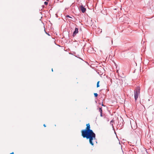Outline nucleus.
Returning a JSON list of instances; mask_svg holds the SVG:
<instances>
[{
  "instance_id": "nucleus-11",
  "label": "nucleus",
  "mask_w": 154,
  "mask_h": 154,
  "mask_svg": "<svg viewBox=\"0 0 154 154\" xmlns=\"http://www.w3.org/2000/svg\"><path fill=\"white\" fill-rule=\"evenodd\" d=\"M66 17H70L69 16V15H67V16H66Z\"/></svg>"
},
{
  "instance_id": "nucleus-6",
  "label": "nucleus",
  "mask_w": 154,
  "mask_h": 154,
  "mask_svg": "<svg viewBox=\"0 0 154 154\" xmlns=\"http://www.w3.org/2000/svg\"><path fill=\"white\" fill-rule=\"evenodd\" d=\"M99 111L100 112V113L102 112V108H99Z\"/></svg>"
},
{
  "instance_id": "nucleus-1",
  "label": "nucleus",
  "mask_w": 154,
  "mask_h": 154,
  "mask_svg": "<svg viewBox=\"0 0 154 154\" xmlns=\"http://www.w3.org/2000/svg\"><path fill=\"white\" fill-rule=\"evenodd\" d=\"M86 127L85 129L81 131L82 136L84 138L89 140L90 144L92 146L94 145V141L96 139V135L92 130L90 129L89 123L86 125Z\"/></svg>"
},
{
  "instance_id": "nucleus-13",
  "label": "nucleus",
  "mask_w": 154,
  "mask_h": 154,
  "mask_svg": "<svg viewBox=\"0 0 154 154\" xmlns=\"http://www.w3.org/2000/svg\"><path fill=\"white\" fill-rule=\"evenodd\" d=\"M10 154H14V153L13 152H11Z\"/></svg>"
},
{
  "instance_id": "nucleus-3",
  "label": "nucleus",
  "mask_w": 154,
  "mask_h": 154,
  "mask_svg": "<svg viewBox=\"0 0 154 154\" xmlns=\"http://www.w3.org/2000/svg\"><path fill=\"white\" fill-rule=\"evenodd\" d=\"M79 10L81 11L83 13H85L86 11V8H85L82 5L80 6L79 7Z\"/></svg>"
},
{
  "instance_id": "nucleus-4",
  "label": "nucleus",
  "mask_w": 154,
  "mask_h": 154,
  "mask_svg": "<svg viewBox=\"0 0 154 154\" xmlns=\"http://www.w3.org/2000/svg\"><path fill=\"white\" fill-rule=\"evenodd\" d=\"M78 32V29L77 28H75V31L73 33V36L74 37L77 33Z\"/></svg>"
},
{
  "instance_id": "nucleus-8",
  "label": "nucleus",
  "mask_w": 154,
  "mask_h": 154,
  "mask_svg": "<svg viewBox=\"0 0 154 154\" xmlns=\"http://www.w3.org/2000/svg\"><path fill=\"white\" fill-rule=\"evenodd\" d=\"M94 96L95 97H97V96H98V94L97 93H94Z\"/></svg>"
},
{
  "instance_id": "nucleus-10",
  "label": "nucleus",
  "mask_w": 154,
  "mask_h": 154,
  "mask_svg": "<svg viewBox=\"0 0 154 154\" xmlns=\"http://www.w3.org/2000/svg\"><path fill=\"white\" fill-rule=\"evenodd\" d=\"M100 113V116L101 117H102V112H101Z\"/></svg>"
},
{
  "instance_id": "nucleus-14",
  "label": "nucleus",
  "mask_w": 154,
  "mask_h": 154,
  "mask_svg": "<svg viewBox=\"0 0 154 154\" xmlns=\"http://www.w3.org/2000/svg\"><path fill=\"white\" fill-rule=\"evenodd\" d=\"M102 105L103 106H104L103 103H102Z\"/></svg>"
},
{
  "instance_id": "nucleus-5",
  "label": "nucleus",
  "mask_w": 154,
  "mask_h": 154,
  "mask_svg": "<svg viewBox=\"0 0 154 154\" xmlns=\"http://www.w3.org/2000/svg\"><path fill=\"white\" fill-rule=\"evenodd\" d=\"M99 82H100V81H98L97 82V88H98L100 86V85H99Z\"/></svg>"
},
{
  "instance_id": "nucleus-9",
  "label": "nucleus",
  "mask_w": 154,
  "mask_h": 154,
  "mask_svg": "<svg viewBox=\"0 0 154 154\" xmlns=\"http://www.w3.org/2000/svg\"><path fill=\"white\" fill-rule=\"evenodd\" d=\"M44 4L45 5H48V2H44Z\"/></svg>"
},
{
  "instance_id": "nucleus-7",
  "label": "nucleus",
  "mask_w": 154,
  "mask_h": 154,
  "mask_svg": "<svg viewBox=\"0 0 154 154\" xmlns=\"http://www.w3.org/2000/svg\"><path fill=\"white\" fill-rule=\"evenodd\" d=\"M108 38H109V37H106V38L104 39V41H107V39Z\"/></svg>"
},
{
  "instance_id": "nucleus-2",
  "label": "nucleus",
  "mask_w": 154,
  "mask_h": 154,
  "mask_svg": "<svg viewBox=\"0 0 154 154\" xmlns=\"http://www.w3.org/2000/svg\"><path fill=\"white\" fill-rule=\"evenodd\" d=\"M140 93V89L139 88H137L134 91V97L135 100L136 101L138 98V95H139Z\"/></svg>"
},
{
  "instance_id": "nucleus-15",
  "label": "nucleus",
  "mask_w": 154,
  "mask_h": 154,
  "mask_svg": "<svg viewBox=\"0 0 154 154\" xmlns=\"http://www.w3.org/2000/svg\"><path fill=\"white\" fill-rule=\"evenodd\" d=\"M52 71H53V69H52Z\"/></svg>"
},
{
  "instance_id": "nucleus-12",
  "label": "nucleus",
  "mask_w": 154,
  "mask_h": 154,
  "mask_svg": "<svg viewBox=\"0 0 154 154\" xmlns=\"http://www.w3.org/2000/svg\"><path fill=\"white\" fill-rule=\"evenodd\" d=\"M43 126H44V127H46V126L45 125V124H44Z\"/></svg>"
}]
</instances>
